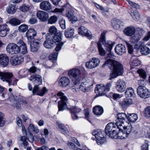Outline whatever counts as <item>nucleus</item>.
<instances>
[{
	"label": "nucleus",
	"instance_id": "1",
	"mask_svg": "<svg viewBox=\"0 0 150 150\" xmlns=\"http://www.w3.org/2000/svg\"><path fill=\"white\" fill-rule=\"evenodd\" d=\"M68 75L74 83L73 87L76 91H81L85 92L88 91L91 88L93 83L91 80L88 79L86 81L79 85L81 76L80 70L77 68H73L69 70Z\"/></svg>",
	"mask_w": 150,
	"mask_h": 150
},
{
	"label": "nucleus",
	"instance_id": "2",
	"mask_svg": "<svg viewBox=\"0 0 150 150\" xmlns=\"http://www.w3.org/2000/svg\"><path fill=\"white\" fill-rule=\"evenodd\" d=\"M57 95L60 99L58 102L59 111H63L67 108L68 110H69L71 117L73 120L78 119L79 117L77 116V114L81 111V109L75 106H71L70 108L67 107V98L64 96V93L59 92L57 93Z\"/></svg>",
	"mask_w": 150,
	"mask_h": 150
},
{
	"label": "nucleus",
	"instance_id": "3",
	"mask_svg": "<svg viewBox=\"0 0 150 150\" xmlns=\"http://www.w3.org/2000/svg\"><path fill=\"white\" fill-rule=\"evenodd\" d=\"M112 62L110 61H107L102 65V67L105 66H108L112 73L110 74V79L117 77L118 75H121L123 72V68L122 65L118 62H114L113 65L110 64Z\"/></svg>",
	"mask_w": 150,
	"mask_h": 150
},
{
	"label": "nucleus",
	"instance_id": "4",
	"mask_svg": "<svg viewBox=\"0 0 150 150\" xmlns=\"http://www.w3.org/2000/svg\"><path fill=\"white\" fill-rule=\"evenodd\" d=\"M0 79L3 81L7 83L9 86H16L18 80L15 78L11 72L0 71Z\"/></svg>",
	"mask_w": 150,
	"mask_h": 150
},
{
	"label": "nucleus",
	"instance_id": "5",
	"mask_svg": "<svg viewBox=\"0 0 150 150\" xmlns=\"http://www.w3.org/2000/svg\"><path fill=\"white\" fill-rule=\"evenodd\" d=\"M111 84V82L109 83L105 86L103 84L96 85L95 89V93L98 94L100 96L106 94L108 92L110 91V88L112 85Z\"/></svg>",
	"mask_w": 150,
	"mask_h": 150
},
{
	"label": "nucleus",
	"instance_id": "6",
	"mask_svg": "<svg viewBox=\"0 0 150 150\" xmlns=\"http://www.w3.org/2000/svg\"><path fill=\"white\" fill-rule=\"evenodd\" d=\"M62 33L60 32L57 33L55 35L51 37V38L54 43L57 45L55 50L57 52L59 51L62 48V47L64 44V42H61L62 39Z\"/></svg>",
	"mask_w": 150,
	"mask_h": 150
},
{
	"label": "nucleus",
	"instance_id": "7",
	"mask_svg": "<svg viewBox=\"0 0 150 150\" xmlns=\"http://www.w3.org/2000/svg\"><path fill=\"white\" fill-rule=\"evenodd\" d=\"M117 117L115 125L119 129V130L121 131L122 130L121 127H123L122 125L124 123L125 120L127 119V115L124 113H120L117 115Z\"/></svg>",
	"mask_w": 150,
	"mask_h": 150
},
{
	"label": "nucleus",
	"instance_id": "8",
	"mask_svg": "<svg viewBox=\"0 0 150 150\" xmlns=\"http://www.w3.org/2000/svg\"><path fill=\"white\" fill-rule=\"evenodd\" d=\"M92 134L93 135L95 136L98 144H102L105 142V138L103 135V131L99 130H94L92 132Z\"/></svg>",
	"mask_w": 150,
	"mask_h": 150
},
{
	"label": "nucleus",
	"instance_id": "9",
	"mask_svg": "<svg viewBox=\"0 0 150 150\" xmlns=\"http://www.w3.org/2000/svg\"><path fill=\"white\" fill-rule=\"evenodd\" d=\"M105 33L103 32L101 33L99 40L98 41L100 43H101L104 45L105 48L108 51H111L113 47V45L111 41H106V39L105 35Z\"/></svg>",
	"mask_w": 150,
	"mask_h": 150
},
{
	"label": "nucleus",
	"instance_id": "10",
	"mask_svg": "<svg viewBox=\"0 0 150 150\" xmlns=\"http://www.w3.org/2000/svg\"><path fill=\"white\" fill-rule=\"evenodd\" d=\"M137 92L142 98H147L150 96V92L145 86H139L137 89Z\"/></svg>",
	"mask_w": 150,
	"mask_h": 150
},
{
	"label": "nucleus",
	"instance_id": "11",
	"mask_svg": "<svg viewBox=\"0 0 150 150\" xmlns=\"http://www.w3.org/2000/svg\"><path fill=\"white\" fill-rule=\"evenodd\" d=\"M19 45L14 43L9 44L6 47V50L8 53L11 54L19 53Z\"/></svg>",
	"mask_w": 150,
	"mask_h": 150
},
{
	"label": "nucleus",
	"instance_id": "12",
	"mask_svg": "<svg viewBox=\"0 0 150 150\" xmlns=\"http://www.w3.org/2000/svg\"><path fill=\"white\" fill-rule=\"evenodd\" d=\"M78 31L79 34L83 36H85L89 39L92 38L91 32L85 27L81 26L78 28Z\"/></svg>",
	"mask_w": 150,
	"mask_h": 150
},
{
	"label": "nucleus",
	"instance_id": "13",
	"mask_svg": "<svg viewBox=\"0 0 150 150\" xmlns=\"http://www.w3.org/2000/svg\"><path fill=\"white\" fill-rule=\"evenodd\" d=\"M100 62L99 59L93 57L90 60L88 61L86 63V67L89 69H92L98 66Z\"/></svg>",
	"mask_w": 150,
	"mask_h": 150
},
{
	"label": "nucleus",
	"instance_id": "14",
	"mask_svg": "<svg viewBox=\"0 0 150 150\" xmlns=\"http://www.w3.org/2000/svg\"><path fill=\"white\" fill-rule=\"evenodd\" d=\"M126 87L125 82L122 79H119L116 83L115 88L119 92H123Z\"/></svg>",
	"mask_w": 150,
	"mask_h": 150
},
{
	"label": "nucleus",
	"instance_id": "15",
	"mask_svg": "<svg viewBox=\"0 0 150 150\" xmlns=\"http://www.w3.org/2000/svg\"><path fill=\"white\" fill-rule=\"evenodd\" d=\"M24 61V58L22 56H14L11 58L10 62L13 65H19L22 64Z\"/></svg>",
	"mask_w": 150,
	"mask_h": 150
},
{
	"label": "nucleus",
	"instance_id": "16",
	"mask_svg": "<svg viewBox=\"0 0 150 150\" xmlns=\"http://www.w3.org/2000/svg\"><path fill=\"white\" fill-rule=\"evenodd\" d=\"M30 44V51L32 52L37 51L40 47V41L38 39H35L33 40L32 43Z\"/></svg>",
	"mask_w": 150,
	"mask_h": 150
},
{
	"label": "nucleus",
	"instance_id": "17",
	"mask_svg": "<svg viewBox=\"0 0 150 150\" xmlns=\"http://www.w3.org/2000/svg\"><path fill=\"white\" fill-rule=\"evenodd\" d=\"M18 45H19V53L22 54H25L28 52L26 45L25 43L21 40H20L17 43Z\"/></svg>",
	"mask_w": 150,
	"mask_h": 150
},
{
	"label": "nucleus",
	"instance_id": "18",
	"mask_svg": "<svg viewBox=\"0 0 150 150\" xmlns=\"http://www.w3.org/2000/svg\"><path fill=\"white\" fill-rule=\"evenodd\" d=\"M38 18L42 22H45L47 21L49 16L48 14L45 11H40L37 13Z\"/></svg>",
	"mask_w": 150,
	"mask_h": 150
},
{
	"label": "nucleus",
	"instance_id": "19",
	"mask_svg": "<svg viewBox=\"0 0 150 150\" xmlns=\"http://www.w3.org/2000/svg\"><path fill=\"white\" fill-rule=\"evenodd\" d=\"M36 31L33 28L29 29L26 33V36L27 37L28 44L30 43L31 40L37 35Z\"/></svg>",
	"mask_w": 150,
	"mask_h": 150
},
{
	"label": "nucleus",
	"instance_id": "20",
	"mask_svg": "<svg viewBox=\"0 0 150 150\" xmlns=\"http://www.w3.org/2000/svg\"><path fill=\"white\" fill-rule=\"evenodd\" d=\"M70 80L68 77L63 76L59 80L58 84L61 87H65L70 85Z\"/></svg>",
	"mask_w": 150,
	"mask_h": 150
},
{
	"label": "nucleus",
	"instance_id": "21",
	"mask_svg": "<svg viewBox=\"0 0 150 150\" xmlns=\"http://www.w3.org/2000/svg\"><path fill=\"white\" fill-rule=\"evenodd\" d=\"M28 79L30 81H33V82L35 85H40L42 83V77L38 74L33 75Z\"/></svg>",
	"mask_w": 150,
	"mask_h": 150
},
{
	"label": "nucleus",
	"instance_id": "22",
	"mask_svg": "<svg viewBox=\"0 0 150 150\" xmlns=\"http://www.w3.org/2000/svg\"><path fill=\"white\" fill-rule=\"evenodd\" d=\"M9 59L8 56L5 54L0 55V66L2 67L7 66L9 63Z\"/></svg>",
	"mask_w": 150,
	"mask_h": 150
},
{
	"label": "nucleus",
	"instance_id": "23",
	"mask_svg": "<svg viewBox=\"0 0 150 150\" xmlns=\"http://www.w3.org/2000/svg\"><path fill=\"white\" fill-rule=\"evenodd\" d=\"M112 27L115 29H118L123 25L122 22L119 19L114 18L111 20Z\"/></svg>",
	"mask_w": 150,
	"mask_h": 150
},
{
	"label": "nucleus",
	"instance_id": "24",
	"mask_svg": "<svg viewBox=\"0 0 150 150\" xmlns=\"http://www.w3.org/2000/svg\"><path fill=\"white\" fill-rule=\"evenodd\" d=\"M115 50L117 54L121 55L126 52L125 46L122 44H118L115 46Z\"/></svg>",
	"mask_w": 150,
	"mask_h": 150
},
{
	"label": "nucleus",
	"instance_id": "25",
	"mask_svg": "<svg viewBox=\"0 0 150 150\" xmlns=\"http://www.w3.org/2000/svg\"><path fill=\"white\" fill-rule=\"evenodd\" d=\"M9 29L6 24L0 25V36L5 37L8 33Z\"/></svg>",
	"mask_w": 150,
	"mask_h": 150
},
{
	"label": "nucleus",
	"instance_id": "26",
	"mask_svg": "<svg viewBox=\"0 0 150 150\" xmlns=\"http://www.w3.org/2000/svg\"><path fill=\"white\" fill-rule=\"evenodd\" d=\"M44 47L48 49H51L54 46V43L50 37H47L46 40L43 43Z\"/></svg>",
	"mask_w": 150,
	"mask_h": 150
},
{
	"label": "nucleus",
	"instance_id": "27",
	"mask_svg": "<svg viewBox=\"0 0 150 150\" xmlns=\"http://www.w3.org/2000/svg\"><path fill=\"white\" fill-rule=\"evenodd\" d=\"M51 4L48 1H43L41 3L40 8L42 10L45 11H49L52 8Z\"/></svg>",
	"mask_w": 150,
	"mask_h": 150
},
{
	"label": "nucleus",
	"instance_id": "28",
	"mask_svg": "<svg viewBox=\"0 0 150 150\" xmlns=\"http://www.w3.org/2000/svg\"><path fill=\"white\" fill-rule=\"evenodd\" d=\"M135 32V28L132 26L128 27L125 29L124 33L127 36H132L134 35Z\"/></svg>",
	"mask_w": 150,
	"mask_h": 150
},
{
	"label": "nucleus",
	"instance_id": "29",
	"mask_svg": "<svg viewBox=\"0 0 150 150\" xmlns=\"http://www.w3.org/2000/svg\"><path fill=\"white\" fill-rule=\"evenodd\" d=\"M56 124L59 128L60 129L61 132L65 135H69V131L64 125L60 123L59 122H57Z\"/></svg>",
	"mask_w": 150,
	"mask_h": 150
},
{
	"label": "nucleus",
	"instance_id": "30",
	"mask_svg": "<svg viewBox=\"0 0 150 150\" xmlns=\"http://www.w3.org/2000/svg\"><path fill=\"white\" fill-rule=\"evenodd\" d=\"M138 116L137 114L135 113L129 114V115H127L128 122H125V123H127L128 125H129L131 122L134 123L136 122Z\"/></svg>",
	"mask_w": 150,
	"mask_h": 150
},
{
	"label": "nucleus",
	"instance_id": "31",
	"mask_svg": "<svg viewBox=\"0 0 150 150\" xmlns=\"http://www.w3.org/2000/svg\"><path fill=\"white\" fill-rule=\"evenodd\" d=\"M56 28L54 26H51L48 30V33L46 35L47 37H51L59 33Z\"/></svg>",
	"mask_w": 150,
	"mask_h": 150
},
{
	"label": "nucleus",
	"instance_id": "32",
	"mask_svg": "<svg viewBox=\"0 0 150 150\" xmlns=\"http://www.w3.org/2000/svg\"><path fill=\"white\" fill-rule=\"evenodd\" d=\"M115 127L113 123L110 122L108 123L105 129V132L106 134L108 136V134L111 133L112 130L114 129Z\"/></svg>",
	"mask_w": 150,
	"mask_h": 150
},
{
	"label": "nucleus",
	"instance_id": "33",
	"mask_svg": "<svg viewBox=\"0 0 150 150\" xmlns=\"http://www.w3.org/2000/svg\"><path fill=\"white\" fill-rule=\"evenodd\" d=\"M125 95L126 98L134 97L135 94L134 89L131 87L127 88L125 92Z\"/></svg>",
	"mask_w": 150,
	"mask_h": 150
},
{
	"label": "nucleus",
	"instance_id": "34",
	"mask_svg": "<svg viewBox=\"0 0 150 150\" xmlns=\"http://www.w3.org/2000/svg\"><path fill=\"white\" fill-rule=\"evenodd\" d=\"M94 113L98 115H101L103 112V108L100 105H96L93 109Z\"/></svg>",
	"mask_w": 150,
	"mask_h": 150
},
{
	"label": "nucleus",
	"instance_id": "35",
	"mask_svg": "<svg viewBox=\"0 0 150 150\" xmlns=\"http://www.w3.org/2000/svg\"><path fill=\"white\" fill-rule=\"evenodd\" d=\"M120 134L117 132V130L113 129L111 133L108 134L109 137L114 139H121V137L119 136V134Z\"/></svg>",
	"mask_w": 150,
	"mask_h": 150
},
{
	"label": "nucleus",
	"instance_id": "36",
	"mask_svg": "<svg viewBox=\"0 0 150 150\" xmlns=\"http://www.w3.org/2000/svg\"><path fill=\"white\" fill-rule=\"evenodd\" d=\"M109 53L107 54V56L106 57V61H105V63L107 61H110L112 62L111 64H110L111 65H113V63L114 62H117L115 60H112V59L114 58L115 56L113 54V53L111 51H109Z\"/></svg>",
	"mask_w": 150,
	"mask_h": 150
},
{
	"label": "nucleus",
	"instance_id": "37",
	"mask_svg": "<svg viewBox=\"0 0 150 150\" xmlns=\"http://www.w3.org/2000/svg\"><path fill=\"white\" fill-rule=\"evenodd\" d=\"M132 103V101L131 99H125L121 103V106L122 108L127 107L129 105Z\"/></svg>",
	"mask_w": 150,
	"mask_h": 150
},
{
	"label": "nucleus",
	"instance_id": "38",
	"mask_svg": "<svg viewBox=\"0 0 150 150\" xmlns=\"http://www.w3.org/2000/svg\"><path fill=\"white\" fill-rule=\"evenodd\" d=\"M74 29L73 28H69L65 30V35L67 38H71L74 34Z\"/></svg>",
	"mask_w": 150,
	"mask_h": 150
},
{
	"label": "nucleus",
	"instance_id": "39",
	"mask_svg": "<svg viewBox=\"0 0 150 150\" xmlns=\"http://www.w3.org/2000/svg\"><path fill=\"white\" fill-rule=\"evenodd\" d=\"M141 61L137 59V57L134 58H132L130 64L131 67L133 66L137 67L141 64Z\"/></svg>",
	"mask_w": 150,
	"mask_h": 150
},
{
	"label": "nucleus",
	"instance_id": "40",
	"mask_svg": "<svg viewBox=\"0 0 150 150\" xmlns=\"http://www.w3.org/2000/svg\"><path fill=\"white\" fill-rule=\"evenodd\" d=\"M130 14L134 20H137L140 18V15L136 9L133 10V9L130 12Z\"/></svg>",
	"mask_w": 150,
	"mask_h": 150
},
{
	"label": "nucleus",
	"instance_id": "41",
	"mask_svg": "<svg viewBox=\"0 0 150 150\" xmlns=\"http://www.w3.org/2000/svg\"><path fill=\"white\" fill-rule=\"evenodd\" d=\"M140 50L141 54L144 55H146L148 54L150 52L149 48L146 46H142Z\"/></svg>",
	"mask_w": 150,
	"mask_h": 150
},
{
	"label": "nucleus",
	"instance_id": "42",
	"mask_svg": "<svg viewBox=\"0 0 150 150\" xmlns=\"http://www.w3.org/2000/svg\"><path fill=\"white\" fill-rule=\"evenodd\" d=\"M17 8L15 6L11 4L6 9V11L8 13L10 14H13L16 11Z\"/></svg>",
	"mask_w": 150,
	"mask_h": 150
},
{
	"label": "nucleus",
	"instance_id": "43",
	"mask_svg": "<svg viewBox=\"0 0 150 150\" xmlns=\"http://www.w3.org/2000/svg\"><path fill=\"white\" fill-rule=\"evenodd\" d=\"M9 23L12 25L17 26L21 23V21L18 19L14 18L10 20Z\"/></svg>",
	"mask_w": 150,
	"mask_h": 150
},
{
	"label": "nucleus",
	"instance_id": "44",
	"mask_svg": "<svg viewBox=\"0 0 150 150\" xmlns=\"http://www.w3.org/2000/svg\"><path fill=\"white\" fill-rule=\"evenodd\" d=\"M68 18L70 21H76L77 18L74 15L73 13L71 11H69L66 14Z\"/></svg>",
	"mask_w": 150,
	"mask_h": 150
},
{
	"label": "nucleus",
	"instance_id": "45",
	"mask_svg": "<svg viewBox=\"0 0 150 150\" xmlns=\"http://www.w3.org/2000/svg\"><path fill=\"white\" fill-rule=\"evenodd\" d=\"M28 130L30 134L31 132L37 133L39 132V129L37 127H35L34 125L30 124L28 127Z\"/></svg>",
	"mask_w": 150,
	"mask_h": 150
},
{
	"label": "nucleus",
	"instance_id": "46",
	"mask_svg": "<svg viewBox=\"0 0 150 150\" xmlns=\"http://www.w3.org/2000/svg\"><path fill=\"white\" fill-rule=\"evenodd\" d=\"M97 47L100 55L104 56L105 54V52L102 47L101 44L98 42L97 43Z\"/></svg>",
	"mask_w": 150,
	"mask_h": 150
},
{
	"label": "nucleus",
	"instance_id": "47",
	"mask_svg": "<svg viewBox=\"0 0 150 150\" xmlns=\"http://www.w3.org/2000/svg\"><path fill=\"white\" fill-rule=\"evenodd\" d=\"M141 38V36L139 34H135L131 39V41L133 43H137Z\"/></svg>",
	"mask_w": 150,
	"mask_h": 150
},
{
	"label": "nucleus",
	"instance_id": "48",
	"mask_svg": "<svg viewBox=\"0 0 150 150\" xmlns=\"http://www.w3.org/2000/svg\"><path fill=\"white\" fill-rule=\"evenodd\" d=\"M58 20V18L56 15H53L49 18L47 21L48 23L50 24H53L56 23Z\"/></svg>",
	"mask_w": 150,
	"mask_h": 150
},
{
	"label": "nucleus",
	"instance_id": "49",
	"mask_svg": "<svg viewBox=\"0 0 150 150\" xmlns=\"http://www.w3.org/2000/svg\"><path fill=\"white\" fill-rule=\"evenodd\" d=\"M39 85H35L32 90V93L33 95H40V93L39 92L40 88L39 86Z\"/></svg>",
	"mask_w": 150,
	"mask_h": 150
},
{
	"label": "nucleus",
	"instance_id": "50",
	"mask_svg": "<svg viewBox=\"0 0 150 150\" xmlns=\"http://www.w3.org/2000/svg\"><path fill=\"white\" fill-rule=\"evenodd\" d=\"M125 45L127 47L129 53L130 54H132L133 51V47L131 44L130 42L125 41Z\"/></svg>",
	"mask_w": 150,
	"mask_h": 150
},
{
	"label": "nucleus",
	"instance_id": "51",
	"mask_svg": "<svg viewBox=\"0 0 150 150\" xmlns=\"http://www.w3.org/2000/svg\"><path fill=\"white\" fill-rule=\"evenodd\" d=\"M137 72L141 77L144 79H146V74L144 70L142 69H139L137 71Z\"/></svg>",
	"mask_w": 150,
	"mask_h": 150
},
{
	"label": "nucleus",
	"instance_id": "52",
	"mask_svg": "<svg viewBox=\"0 0 150 150\" xmlns=\"http://www.w3.org/2000/svg\"><path fill=\"white\" fill-rule=\"evenodd\" d=\"M26 137L25 136H22L21 137V140L22 142L23 148L25 149H26L28 145V142L26 141Z\"/></svg>",
	"mask_w": 150,
	"mask_h": 150
},
{
	"label": "nucleus",
	"instance_id": "53",
	"mask_svg": "<svg viewBox=\"0 0 150 150\" xmlns=\"http://www.w3.org/2000/svg\"><path fill=\"white\" fill-rule=\"evenodd\" d=\"M129 125V126H127L126 127L123 126V127H121L122 129L123 128L124 130H125L124 132H126L127 134H129L132 130V127L131 123ZM120 131H122V129Z\"/></svg>",
	"mask_w": 150,
	"mask_h": 150
},
{
	"label": "nucleus",
	"instance_id": "54",
	"mask_svg": "<svg viewBox=\"0 0 150 150\" xmlns=\"http://www.w3.org/2000/svg\"><path fill=\"white\" fill-rule=\"evenodd\" d=\"M28 29V26L25 24H22L18 27V30L20 32H25Z\"/></svg>",
	"mask_w": 150,
	"mask_h": 150
},
{
	"label": "nucleus",
	"instance_id": "55",
	"mask_svg": "<svg viewBox=\"0 0 150 150\" xmlns=\"http://www.w3.org/2000/svg\"><path fill=\"white\" fill-rule=\"evenodd\" d=\"M12 106L17 109H19L21 108V104L20 100L18 99L17 100H14Z\"/></svg>",
	"mask_w": 150,
	"mask_h": 150
},
{
	"label": "nucleus",
	"instance_id": "56",
	"mask_svg": "<svg viewBox=\"0 0 150 150\" xmlns=\"http://www.w3.org/2000/svg\"><path fill=\"white\" fill-rule=\"evenodd\" d=\"M29 6L25 4H23L20 8V10L24 12H27L29 9Z\"/></svg>",
	"mask_w": 150,
	"mask_h": 150
},
{
	"label": "nucleus",
	"instance_id": "57",
	"mask_svg": "<svg viewBox=\"0 0 150 150\" xmlns=\"http://www.w3.org/2000/svg\"><path fill=\"white\" fill-rule=\"evenodd\" d=\"M58 54V52H55L49 56V59L52 61V63L56 61Z\"/></svg>",
	"mask_w": 150,
	"mask_h": 150
},
{
	"label": "nucleus",
	"instance_id": "58",
	"mask_svg": "<svg viewBox=\"0 0 150 150\" xmlns=\"http://www.w3.org/2000/svg\"><path fill=\"white\" fill-rule=\"evenodd\" d=\"M58 54V52H55L49 56V59L52 61V63L56 61Z\"/></svg>",
	"mask_w": 150,
	"mask_h": 150
},
{
	"label": "nucleus",
	"instance_id": "59",
	"mask_svg": "<svg viewBox=\"0 0 150 150\" xmlns=\"http://www.w3.org/2000/svg\"><path fill=\"white\" fill-rule=\"evenodd\" d=\"M144 113L145 116L150 118V106H148L145 109Z\"/></svg>",
	"mask_w": 150,
	"mask_h": 150
},
{
	"label": "nucleus",
	"instance_id": "60",
	"mask_svg": "<svg viewBox=\"0 0 150 150\" xmlns=\"http://www.w3.org/2000/svg\"><path fill=\"white\" fill-rule=\"evenodd\" d=\"M59 23L61 28L64 29L66 28L65 21L64 19L63 18L60 19L59 20Z\"/></svg>",
	"mask_w": 150,
	"mask_h": 150
},
{
	"label": "nucleus",
	"instance_id": "61",
	"mask_svg": "<svg viewBox=\"0 0 150 150\" xmlns=\"http://www.w3.org/2000/svg\"><path fill=\"white\" fill-rule=\"evenodd\" d=\"M128 1L129 4L132 7V10L134 8H135L136 9L139 8V6L137 4L129 1Z\"/></svg>",
	"mask_w": 150,
	"mask_h": 150
},
{
	"label": "nucleus",
	"instance_id": "62",
	"mask_svg": "<svg viewBox=\"0 0 150 150\" xmlns=\"http://www.w3.org/2000/svg\"><path fill=\"white\" fill-rule=\"evenodd\" d=\"M48 91V90L46 88L44 87L42 88V89L40 90L39 92L40 93V95H38L41 96H44V95L45 94V93L47 92Z\"/></svg>",
	"mask_w": 150,
	"mask_h": 150
},
{
	"label": "nucleus",
	"instance_id": "63",
	"mask_svg": "<svg viewBox=\"0 0 150 150\" xmlns=\"http://www.w3.org/2000/svg\"><path fill=\"white\" fill-rule=\"evenodd\" d=\"M110 96H112L113 98L115 100H116L120 98L122 96L121 95L118 94L113 93H110Z\"/></svg>",
	"mask_w": 150,
	"mask_h": 150
},
{
	"label": "nucleus",
	"instance_id": "64",
	"mask_svg": "<svg viewBox=\"0 0 150 150\" xmlns=\"http://www.w3.org/2000/svg\"><path fill=\"white\" fill-rule=\"evenodd\" d=\"M142 150H149V144L147 143H144L141 146Z\"/></svg>",
	"mask_w": 150,
	"mask_h": 150
}]
</instances>
